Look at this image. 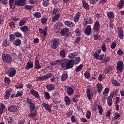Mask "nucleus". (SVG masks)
Masks as SVG:
<instances>
[{
  "label": "nucleus",
  "instance_id": "nucleus-20",
  "mask_svg": "<svg viewBox=\"0 0 124 124\" xmlns=\"http://www.w3.org/2000/svg\"><path fill=\"white\" fill-rule=\"evenodd\" d=\"M118 36L120 39H124V31H123V29L121 27L118 30Z\"/></svg>",
  "mask_w": 124,
  "mask_h": 124
},
{
  "label": "nucleus",
  "instance_id": "nucleus-50",
  "mask_svg": "<svg viewBox=\"0 0 124 124\" xmlns=\"http://www.w3.org/2000/svg\"><path fill=\"white\" fill-rule=\"evenodd\" d=\"M91 115H92V112H91L90 110H88L86 115V117L87 119H88V120H90V119H91Z\"/></svg>",
  "mask_w": 124,
  "mask_h": 124
},
{
  "label": "nucleus",
  "instance_id": "nucleus-61",
  "mask_svg": "<svg viewBox=\"0 0 124 124\" xmlns=\"http://www.w3.org/2000/svg\"><path fill=\"white\" fill-rule=\"evenodd\" d=\"M84 76L85 78H87V79H89V78L91 77V74L88 72H85L84 73Z\"/></svg>",
  "mask_w": 124,
  "mask_h": 124
},
{
  "label": "nucleus",
  "instance_id": "nucleus-56",
  "mask_svg": "<svg viewBox=\"0 0 124 124\" xmlns=\"http://www.w3.org/2000/svg\"><path fill=\"white\" fill-rule=\"evenodd\" d=\"M4 82L6 83V84H10V83L11 82V80H10L9 78L7 77H5Z\"/></svg>",
  "mask_w": 124,
  "mask_h": 124
},
{
  "label": "nucleus",
  "instance_id": "nucleus-28",
  "mask_svg": "<svg viewBox=\"0 0 124 124\" xmlns=\"http://www.w3.org/2000/svg\"><path fill=\"white\" fill-rule=\"evenodd\" d=\"M39 31L40 33H41L44 36H46V35H47V29H46V28L45 29V30H43V29L40 28L39 29Z\"/></svg>",
  "mask_w": 124,
  "mask_h": 124
},
{
  "label": "nucleus",
  "instance_id": "nucleus-34",
  "mask_svg": "<svg viewBox=\"0 0 124 124\" xmlns=\"http://www.w3.org/2000/svg\"><path fill=\"white\" fill-rule=\"evenodd\" d=\"M112 70V66H108V68H105L104 69V72L105 73V74H108V73H109L110 71Z\"/></svg>",
  "mask_w": 124,
  "mask_h": 124
},
{
  "label": "nucleus",
  "instance_id": "nucleus-57",
  "mask_svg": "<svg viewBox=\"0 0 124 124\" xmlns=\"http://www.w3.org/2000/svg\"><path fill=\"white\" fill-rule=\"evenodd\" d=\"M36 114H37V112L35 110L33 112H31V113H30V116H31V117H35Z\"/></svg>",
  "mask_w": 124,
  "mask_h": 124
},
{
  "label": "nucleus",
  "instance_id": "nucleus-52",
  "mask_svg": "<svg viewBox=\"0 0 124 124\" xmlns=\"http://www.w3.org/2000/svg\"><path fill=\"white\" fill-rule=\"evenodd\" d=\"M109 88H106L103 93V94H104L105 95H106L108 94V93H109Z\"/></svg>",
  "mask_w": 124,
  "mask_h": 124
},
{
  "label": "nucleus",
  "instance_id": "nucleus-43",
  "mask_svg": "<svg viewBox=\"0 0 124 124\" xmlns=\"http://www.w3.org/2000/svg\"><path fill=\"white\" fill-rule=\"evenodd\" d=\"M65 53H66L65 50H62L60 52V55L62 57V58H63V59H64V58H65Z\"/></svg>",
  "mask_w": 124,
  "mask_h": 124
},
{
  "label": "nucleus",
  "instance_id": "nucleus-3",
  "mask_svg": "<svg viewBox=\"0 0 124 124\" xmlns=\"http://www.w3.org/2000/svg\"><path fill=\"white\" fill-rule=\"evenodd\" d=\"M65 91L68 95L69 96H71V95H73V93H74V90L72 88L69 86H65Z\"/></svg>",
  "mask_w": 124,
  "mask_h": 124
},
{
  "label": "nucleus",
  "instance_id": "nucleus-64",
  "mask_svg": "<svg viewBox=\"0 0 124 124\" xmlns=\"http://www.w3.org/2000/svg\"><path fill=\"white\" fill-rule=\"evenodd\" d=\"M16 46H19V45H21V40L17 39L16 40Z\"/></svg>",
  "mask_w": 124,
  "mask_h": 124
},
{
  "label": "nucleus",
  "instance_id": "nucleus-49",
  "mask_svg": "<svg viewBox=\"0 0 124 124\" xmlns=\"http://www.w3.org/2000/svg\"><path fill=\"white\" fill-rule=\"evenodd\" d=\"M80 62H81V59L80 57H77L75 59V60L74 61V64L75 63V64H77V63H79Z\"/></svg>",
  "mask_w": 124,
  "mask_h": 124
},
{
  "label": "nucleus",
  "instance_id": "nucleus-24",
  "mask_svg": "<svg viewBox=\"0 0 124 124\" xmlns=\"http://www.w3.org/2000/svg\"><path fill=\"white\" fill-rule=\"evenodd\" d=\"M96 87L98 93H100L102 92V90H103V86H102V84L101 83H97L96 84Z\"/></svg>",
  "mask_w": 124,
  "mask_h": 124
},
{
  "label": "nucleus",
  "instance_id": "nucleus-63",
  "mask_svg": "<svg viewBox=\"0 0 124 124\" xmlns=\"http://www.w3.org/2000/svg\"><path fill=\"white\" fill-rule=\"evenodd\" d=\"M15 35L16 37H21L22 34L20 32H15Z\"/></svg>",
  "mask_w": 124,
  "mask_h": 124
},
{
  "label": "nucleus",
  "instance_id": "nucleus-54",
  "mask_svg": "<svg viewBox=\"0 0 124 124\" xmlns=\"http://www.w3.org/2000/svg\"><path fill=\"white\" fill-rule=\"evenodd\" d=\"M59 12H60V9H59V8H54L53 9L52 13L53 14H54V15H55L57 14V13H59Z\"/></svg>",
  "mask_w": 124,
  "mask_h": 124
},
{
  "label": "nucleus",
  "instance_id": "nucleus-31",
  "mask_svg": "<svg viewBox=\"0 0 124 124\" xmlns=\"http://www.w3.org/2000/svg\"><path fill=\"white\" fill-rule=\"evenodd\" d=\"M112 97L113 96H109L108 97L107 99L108 104L109 106H112V104H113V101L112 100Z\"/></svg>",
  "mask_w": 124,
  "mask_h": 124
},
{
  "label": "nucleus",
  "instance_id": "nucleus-55",
  "mask_svg": "<svg viewBox=\"0 0 124 124\" xmlns=\"http://www.w3.org/2000/svg\"><path fill=\"white\" fill-rule=\"evenodd\" d=\"M10 40L11 42H13L15 40V35L14 34L10 35Z\"/></svg>",
  "mask_w": 124,
  "mask_h": 124
},
{
  "label": "nucleus",
  "instance_id": "nucleus-26",
  "mask_svg": "<svg viewBox=\"0 0 124 124\" xmlns=\"http://www.w3.org/2000/svg\"><path fill=\"white\" fill-rule=\"evenodd\" d=\"M60 17H61V15L60 14H57L54 16L52 17V21L57 22V21L60 19Z\"/></svg>",
  "mask_w": 124,
  "mask_h": 124
},
{
  "label": "nucleus",
  "instance_id": "nucleus-2",
  "mask_svg": "<svg viewBox=\"0 0 124 124\" xmlns=\"http://www.w3.org/2000/svg\"><path fill=\"white\" fill-rule=\"evenodd\" d=\"M2 60L6 63H10L12 61V57L8 54H3L2 55Z\"/></svg>",
  "mask_w": 124,
  "mask_h": 124
},
{
  "label": "nucleus",
  "instance_id": "nucleus-4",
  "mask_svg": "<svg viewBox=\"0 0 124 124\" xmlns=\"http://www.w3.org/2000/svg\"><path fill=\"white\" fill-rule=\"evenodd\" d=\"M40 59L39 57L36 56L35 60L34 62V68L35 69L39 70L41 68V65H40V63H39V61Z\"/></svg>",
  "mask_w": 124,
  "mask_h": 124
},
{
  "label": "nucleus",
  "instance_id": "nucleus-59",
  "mask_svg": "<svg viewBox=\"0 0 124 124\" xmlns=\"http://www.w3.org/2000/svg\"><path fill=\"white\" fill-rule=\"evenodd\" d=\"M3 46L6 47V46H8L9 45V42H7V40H4L2 42Z\"/></svg>",
  "mask_w": 124,
  "mask_h": 124
},
{
  "label": "nucleus",
  "instance_id": "nucleus-25",
  "mask_svg": "<svg viewBox=\"0 0 124 124\" xmlns=\"http://www.w3.org/2000/svg\"><path fill=\"white\" fill-rule=\"evenodd\" d=\"M82 4L83 8L86 9V10H89L90 9V5L85 0H82Z\"/></svg>",
  "mask_w": 124,
  "mask_h": 124
},
{
  "label": "nucleus",
  "instance_id": "nucleus-44",
  "mask_svg": "<svg viewBox=\"0 0 124 124\" xmlns=\"http://www.w3.org/2000/svg\"><path fill=\"white\" fill-rule=\"evenodd\" d=\"M108 17L110 19H113L114 18V13L112 12H108L107 14Z\"/></svg>",
  "mask_w": 124,
  "mask_h": 124
},
{
  "label": "nucleus",
  "instance_id": "nucleus-45",
  "mask_svg": "<svg viewBox=\"0 0 124 124\" xmlns=\"http://www.w3.org/2000/svg\"><path fill=\"white\" fill-rule=\"evenodd\" d=\"M47 19L46 17H43L41 19V22L43 25H46L47 24Z\"/></svg>",
  "mask_w": 124,
  "mask_h": 124
},
{
  "label": "nucleus",
  "instance_id": "nucleus-38",
  "mask_svg": "<svg viewBox=\"0 0 124 124\" xmlns=\"http://www.w3.org/2000/svg\"><path fill=\"white\" fill-rule=\"evenodd\" d=\"M49 2H50V0H43V5L45 7H47L49 5Z\"/></svg>",
  "mask_w": 124,
  "mask_h": 124
},
{
  "label": "nucleus",
  "instance_id": "nucleus-62",
  "mask_svg": "<svg viewBox=\"0 0 124 124\" xmlns=\"http://www.w3.org/2000/svg\"><path fill=\"white\" fill-rule=\"evenodd\" d=\"M101 49H102V50L103 51V52H105V51H106V50H107V48L106 47V46L105 45V44H103L101 46Z\"/></svg>",
  "mask_w": 124,
  "mask_h": 124
},
{
  "label": "nucleus",
  "instance_id": "nucleus-8",
  "mask_svg": "<svg viewBox=\"0 0 124 124\" xmlns=\"http://www.w3.org/2000/svg\"><path fill=\"white\" fill-rule=\"evenodd\" d=\"M53 76V74L51 73H47V74L44 75L42 77H39L38 78V80H42L43 81H44V80H46L47 79H49V78H51Z\"/></svg>",
  "mask_w": 124,
  "mask_h": 124
},
{
  "label": "nucleus",
  "instance_id": "nucleus-7",
  "mask_svg": "<svg viewBox=\"0 0 124 124\" xmlns=\"http://www.w3.org/2000/svg\"><path fill=\"white\" fill-rule=\"evenodd\" d=\"M27 3V0H16L15 1V4L18 6H25Z\"/></svg>",
  "mask_w": 124,
  "mask_h": 124
},
{
  "label": "nucleus",
  "instance_id": "nucleus-27",
  "mask_svg": "<svg viewBox=\"0 0 124 124\" xmlns=\"http://www.w3.org/2000/svg\"><path fill=\"white\" fill-rule=\"evenodd\" d=\"M124 0H120L117 6L118 9H122V8L124 7Z\"/></svg>",
  "mask_w": 124,
  "mask_h": 124
},
{
  "label": "nucleus",
  "instance_id": "nucleus-32",
  "mask_svg": "<svg viewBox=\"0 0 124 124\" xmlns=\"http://www.w3.org/2000/svg\"><path fill=\"white\" fill-rule=\"evenodd\" d=\"M67 78H68V76L67 75V74L64 73L62 74V75L61 80V81L63 82V81H65V80H66Z\"/></svg>",
  "mask_w": 124,
  "mask_h": 124
},
{
  "label": "nucleus",
  "instance_id": "nucleus-10",
  "mask_svg": "<svg viewBox=\"0 0 124 124\" xmlns=\"http://www.w3.org/2000/svg\"><path fill=\"white\" fill-rule=\"evenodd\" d=\"M8 111L11 113H15L18 111V106L11 105L8 107Z\"/></svg>",
  "mask_w": 124,
  "mask_h": 124
},
{
  "label": "nucleus",
  "instance_id": "nucleus-5",
  "mask_svg": "<svg viewBox=\"0 0 124 124\" xmlns=\"http://www.w3.org/2000/svg\"><path fill=\"white\" fill-rule=\"evenodd\" d=\"M117 70L120 72H123L124 70V62L123 61H118L117 64Z\"/></svg>",
  "mask_w": 124,
  "mask_h": 124
},
{
  "label": "nucleus",
  "instance_id": "nucleus-11",
  "mask_svg": "<svg viewBox=\"0 0 124 124\" xmlns=\"http://www.w3.org/2000/svg\"><path fill=\"white\" fill-rule=\"evenodd\" d=\"M42 105L43 107H44V108L46 110V111H48V112H49V113L52 112V106L45 103H43Z\"/></svg>",
  "mask_w": 124,
  "mask_h": 124
},
{
  "label": "nucleus",
  "instance_id": "nucleus-41",
  "mask_svg": "<svg viewBox=\"0 0 124 124\" xmlns=\"http://www.w3.org/2000/svg\"><path fill=\"white\" fill-rule=\"evenodd\" d=\"M77 56V53L74 52V53H70V54H69L68 58H69V59H73Z\"/></svg>",
  "mask_w": 124,
  "mask_h": 124
},
{
  "label": "nucleus",
  "instance_id": "nucleus-37",
  "mask_svg": "<svg viewBox=\"0 0 124 124\" xmlns=\"http://www.w3.org/2000/svg\"><path fill=\"white\" fill-rule=\"evenodd\" d=\"M20 30L21 31H23V32H26V31H28L29 28H28V26H24L21 27L20 28Z\"/></svg>",
  "mask_w": 124,
  "mask_h": 124
},
{
  "label": "nucleus",
  "instance_id": "nucleus-19",
  "mask_svg": "<svg viewBox=\"0 0 124 124\" xmlns=\"http://www.w3.org/2000/svg\"><path fill=\"white\" fill-rule=\"evenodd\" d=\"M86 94L87 96L89 99V100H91L92 99V97L93 96V94H92V90L91 89H87L86 90Z\"/></svg>",
  "mask_w": 124,
  "mask_h": 124
},
{
  "label": "nucleus",
  "instance_id": "nucleus-12",
  "mask_svg": "<svg viewBox=\"0 0 124 124\" xmlns=\"http://www.w3.org/2000/svg\"><path fill=\"white\" fill-rule=\"evenodd\" d=\"M12 93V89L10 88L7 89L5 93V95L4 96V99H9V98L10 97V93Z\"/></svg>",
  "mask_w": 124,
  "mask_h": 124
},
{
  "label": "nucleus",
  "instance_id": "nucleus-23",
  "mask_svg": "<svg viewBox=\"0 0 124 124\" xmlns=\"http://www.w3.org/2000/svg\"><path fill=\"white\" fill-rule=\"evenodd\" d=\"M64 101H65L66 106L70 105L71 101L68 96H66L64 97Z\"/></svg>",
  "mask_w": 124,
  "mask_h": 124
},
{
  "label": "nucleus",
  "instance_id": "nucleus-30",
  "mask_svg": "<svg viewBox=\"0 0 124 124\" xmlns=\"http://www.w3.org/2000/svg\"><path fill=\"white\" fill-rule=\"evenodd\" d=\"M33 17H35V18H37V19H40V18H41V13L40 12H36L34 13L33 14Z\"/></svg>",
  "mask_w": 124,
  "mask_h": 124
},
{
  "label": "nucleus",
  "instance_id": "nucleus-36",
  "mask_svg": "<svg viewBox=\"0 0 124 124\" xmlns=\"http://www.w3.org/2000/svg\"><path fill=\"white\" fill-rule=\"evenodd\" d=\"M83 64H81L79 66H77L75 69L76 72H79V71H81L82 69L83 68Z\"/></svg>",
  "mask_w": 124,
  "mask_h": 124
},
{
  "label": "nucleus",
  "instance_id": "nucleus-15",
  "mask_svg": "<svg viewBox=\"0 0 124 124\" xmlns=\"http://www.w3.org/2000/svg\"><path fill=\"white\" fill-rule=\"evenodd\" d=\"M58 46H59V42L58 41V39H53L52 40L51 46L53 49H57V48H58Z\"/></svg>",
  "mask_w": 124,
  "mask_h": 124
},
{
  "label": "nucleus",
  "instance_id": "nucleus-53",
  "mask_svg": "<svg viewBox=\"0 0 124 124\" xmlns=\"http://www.w3.org/2000/svg\"><path fill=\"white\" fill-rule=\"evenodd\" d=\"M116 46H117V43L115 42H113L110 45V48L111 49H115L116 48Z\"/></svg>",
  "mask_w": 124,
  "mask_h": 124
},
{
  "label": "nucleus",
  "instance_id": "nucleus-46",
  "mask_svg": "<svg viewBox=\"0 0 124 124\" xmlns=\"http://www.w3.org/2000/svg\"><path fill=\"white\" fill-rule=\"evenodd\" d=\"M82 31L79 28H77L75 31V33L77 36H80L81 35V33Z\"/></svg>",
  "mask_w": 124,
  "mask_h": 124
},
{
  "label": "nucleus",
  "instance_id": "nucleus-42",
  "mask_svg": "<svg viewBox=\"0 0 124 124\" xmlns=\"http://www.w3.org/2000/svg\"><path fill=\"white\" fill-rule=\"evenodd\" d=\"M111 83L113 85H114V86H116L117 87L121 86V84L117 82V81L115 80V79L111 80Z\"/></svg>",
  "mask_w": 124,
  "mask_h": 124
},
{
  "label": "nucleus",
  "instance_id": "nucleus-18",
  "mask_svg": "<svg viewBox=\"0 0 124 124\" xmlns=\"http://www.w3.org/2000/svg\"><path fill=\"white\" fill-rule=\"evenodd\" d=\"M92 31V27L91 25H88L85 30L84 32L86 35L89 36L91 35V32Z\"/></svg>",
  "mask_w": 124,
  "mask_h": 124
},
{
  "label": "nucleus",
  "instance_id": "nucleus-6",
  "mask_svg": "<svg viewBox=\"0 0 124 124\" xmlns=\"http://www.w3.org/2000/svg\"><path fill=\"white\" fill-rule=\"evenodd\" d=\"M7 74L9 77H14L15 74H16V69L14 68H10L7 72Z\"/></svg>",
  "mask_w": 124,
  "mask_h": 124
},
{
  "label": "nucleus",
  "instance_id": "nucleus-22",
  "mask_svg": "<svg viewBox=\"0 0 124 124\" xmlns=\"http://www.w3.org/2000/svg\"><path fill=\"white\" fill-rule=\"evenodd\" d=\"M69 31V29L68 28L63 29L61 30L60 33L61 35H66V34H68Z\"/></svg>",
  "mask_w": 124,
  "mask_h": 124
},
{
  "label": "nucleus",
  "instance_id": "nucleus-29",
  "mask_svg": "<svg viewBox=\"0 0 124 124\" xmlns=\"http://www.w3.org/2000/svg\"><path fill=\"white\" fill-rule=\"evenodd\" d=\"M26 23H27V21L26 20V19L22 18L20 20L18 23V26L19 27H22V26H25V25H26Z\"/></svg>",
  "mask_w": 124,
  "mask_h": 124
},
{
  "label": "nucleus",
  "instance_id": "nucleus-35",
  "mask_svg": "<svg viewBox=\"0 0 124 124\" xmlns=\"http://www.w3.org/2000/svg\"><path fill=\"white\" fill-rule=\"evenodd\" d=\"M63 25L62 23V22H57L54 25V28L55 29H60V28H62Z\"/></svg>",
  "mask_w": 124,
  "mask_h": 124
},
{
  "label": "nucleus",
  "instance_id": "nucleus-60",
  "mask_svg": "<svg viewBox=\"0 0 124 124\" xmlns=\"http://www.w3.org/2000/svg\"><path fill=\"white\" fill-rule=\"evenodd\" d=\"M25 8L27 9V10H31L32 8H33V6H31L29 5H27L25 6Z\"/></svg>",
  "mask_w": 124,
  "mask_h": 124
},
{
  "label": "nucleus",
  "instance_id": "nucleus-16",
  "mask_svg": "<svg viewBox=\"0 0 124 124\" xmlns=\"http://www.w3.org/2000/svg\"><path fill=\"white\" fill-rule=\"evenodd\" d=\"M32 67H33V62L32 61H29L27 63V64L26 65L25 69L26 70H29L31 68H32Z\"/></svg>",
  "mask_w": 124,
  "mask_h": 124
},
{
  "label": "nucleus",
  "instance_id": "nucleus-17",
  "mask_svg": "<svg viewBox=\"0 0 124 124\" xmlns=\"http://www.w3.org/2000/svg\"><path fill=\"white\" fill-rule=\"evenodd\" d=\"M64 23L65 25L69 28H74V27H75V24L73 22L66 20Z\"/></svg>",
  "mask_w": 124,
  "mask_h": 124
},
{
  "label": "nucleus",
  "instance_id": "nucleus-1",
  "mask_svg": "<svg viewBox=\"0 0 124 124\" xmlns=\"http://www.w3.org/2000/svg\"><path fill=\"white\" fill-rule=\"evenodd\" d=\"M60 64H61L62 69H69V68H72L74 66V60H69L68 62H67L62 61H61Z\"/></svg>",
  "mask_w": 124,
  "mask_h": 124
},
{
  "label": "nucleus",
  "instance_id": "nucleus-9",
  "mask_svg": "<svg viewBox=\"0 0 124 124\" xmlns=\"http://www.w3.org/2000/svg\"><path fill=\"white\" fill-rule=\"evenodd\" d=\"M93 23V19L92 17H87L84 19L83 22V26H87L88 24H92Z\"/></svg>",
  "mask_w": 124,
  "mask_h": 124
},
{
  "label": "nucleus",
  "instance_id": "nucleus-39",
  "mask_svg": "<svg viewBox=\"0 0 124 124\" xmlns=\"http://www.w3.org/2000/svg\"><path fill=\"white\" fill-rule=\"evenodd\" d=\"M3 109H5V106L3 104H1L0 105V115H2L3 113Z\"/></svg>",
  "mask_w": 124,
  "mask_h": 124
},
{
  "label": "nucleus",
  "instance_id": "nucleus-14",
  "mask_svg": "<svg viewBox=\"0 0 124 124\" xmlns=\"http://www.w3.org/2000/svg\"><path fill=\"white\" fill-rule=\"evenodd\" d=\"M30 93H31L33 96H34L35 98H37V99H39V98H40L38 92L35 91V90H31L30 91Z\"/></svg>",
  "mask_w": 124,
  "mask_h": 124
},
{
  "label": "nucleus",
  "instance_id": "nucleus-13",
  "mask_svg": "<svg viewBox=\"0 0 124 124\" xmlns=\"http://www.w3.org/2000/svg\"><path fill=\"white\" fill-rule=\"evenodd\" d=\"M100 29V24L98 20H96L93 25V31H98Z\"/></svg>",
  "mask_w": 124,
  "mask_h": 124
},
{
  "label": "nucleus",
  "instance_id": "nucleus-33",
  "mask_svg": "<svg viewBox=\"0 0 124 124\" xmlns=\"http://www.w3.org/2000/svg\"><path fill=\"white\" fill-rule=\"evenodd\" d=\"M80 14H81V12H79L77 13L76 16L74 17V22H78L79 21V19L80 18Z\"/></svg>",
  "mask_w": 124,
  "mask_h": 124
},
{
  "label": "nucleus",
  "instance_id": "nucleus-47",
  "mask_svg": "<svg viewBox=\"0 0 124 124\" xmlns=\"http://www.w3.org/2000/svg\"><path fill=\"white\" fill-rule=\"evenodd\" d=\"M121 117V115H120V113L118 112H116L114 114V117L113 118V121H116L117 119H119Z\"/></svg>",
  "mask_w": 124,
  "mask_h": 124
},
{
  "label": "nucleus",
  "instance_id": "nucleus-40",
  "mask_svg": "<svg viewBox=\"0 0 124 124\" xmlns=\"http://www.w3.org/2000/svg\"><path fill=\"white\" fill-rule=\"evenodd\" d=\"M46 89L48 91H53L55 90V87L51 84H48L46 86Z\"/></svg>",
  "mask_w": 124,
  "mask_h": 124
},
{
  "label": "nucleus",
  "instance_id": "nucleus-58",
  "mask_svg": "<svg viewBox=\"0 0 124 124\" xmlns=\"http://www.w3.org/2000/svg\"><path fill=\"white\" fill-rule=\"evenodd\" d=\"M45 98H46V99H50V98H51V96H50V94H49V93L45 92Z\"/></svg>",
  "mask_w": 124,
  "mask_h": 124
},
{
  "label": "nucleus",
  "instance_id": "nucleus-21",
  "mask_svg": "<svg viewBox=\"0 0 124 124\" xmlns=\"http://www.w3.org/2000/svg\"><path fill=\"white\" fill-rule=\"evenodd\" d=\"M29 106L30 107V112H34L35 109H36V110H38V109H39L38 107H35V105H34L33 103L29 105Z\"/></svg>",
  "mask_w": 124,
  "mask_h": 124
},
{
  "label": "nucleus",
  "instance_id": "nucleus-51",
  "mask_svg": "<svg viewBox=\"0 0 124 124\" xmlns=\"http://www.w3.org/2000/svg\"><path fill=\"white\" fill-rule=\"evenodd\" d=\"M16 97H20L23 95V91H17L16 94Z\"/></svg>",
  "mask_w": 124,
  "mask_h": 124
},
{
  "label": "nucleus",
  "instance_id": "nucleus-48",
  "mask_svg": "<svg viewBox=\"0 0 124 124\" xmlns=\"http://www.w3.org/2000/svg\"><path fill=\"white\" fill-rule=\"evenodd\" d=\"M98 109L99 111V115H102V113H103V109L102 108V107H101L100 105H98Z\"/></svg>",
  "mask_w": 124,
  "mask_h": 124
}]
</instances>
